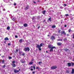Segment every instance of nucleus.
<instances>
[{"label":"nucleus","mask_w":74,"mask_h":74,"mask_svg":"<svg viewBox=\"0 0 74 74\" xmlns=\"http://www.w3.org/2000/svg\"><path fill=\"white\" fill-rule=\"evenodd\" d=\"M36 48H38L40 51H41V47H42V43H40V45L37 44H36Z\"/></svg>","instance_id":"nucleus-1"},{"label":"nucleus","mask_w":74,"mask_h":74,"mask_svg":"<svg viewBox=\"0 0 74 74\" xmlns=\"http://www.w3.org/2000/svg\"><path fill=\"white\" fill-rule=\"evenodd\" d=\"M15 61H12V67H16V64H15Z\"/></svg>","instance_id":"nucleus-2"},{"label":"nucleus","mask_w":74,"mask_h":74,"mask_svg":"<svg viewBox=\"0 0 74 74\" xmlns=\"http://www.w3.org/2000/svg\"><path fill=\"white\" fill-rule=\"evenodd\" d=\"M24 51H30V48L29 47H25L24 49Z\"/></svg>","instance_id":"nucleus-3"},{"label":"nucleus","mask_w":74,"mask_h":74,"mask_svg":"<svg viewBox=\"0 0 74 74\" xmlns=\"http://www.w3.org/2000/svg\"><path fill=\"white\" fill-rule=\"evenodd\" d=\"M50 40H51V41H53V40H55V37L54 36H51L50 38Z\"/></svg>","instance_id":"nucleus-4"},{"label":"nucleus","mask_w":74,"mask_h":74,"mask_svg":"<svg viewBox=\"0 0 74 74\" xmlns=\"http://www.w3.org/2000/svg\"><path fill=\"white\" fill-rule=\"evenodd\" d=\"M57 68V66H52L51 67V69L52 70H54V69H56Z\"/></svg>","instance_id":"nucleus-5"},{"label":"nucleus","mask_w":74,"mask_h":74,"mask_svg":"<svg viewBox=\"0 0 74 74\" xmlns=\"http://www.w3.org/2000/svg\"><path fill=\"white\" fill-rule=\"evenodd\" d=\"M20 62H21L22 63H25V62H26L25 60L24 59H21L20 60Z\"/></svg>","instance_id":"nucleus-6"},{"label":"nucleus","mask_w":74,"mask_h":74,"mask_svg":"<svg viewBox=\"0 0 74 74\" xmlns=\"http://www.w3.org/2000/svg\"><path fill=\"white\" fill-rule=\"evenodd\" d=\"M57 44L58 46H61L62 43L61 42H58L57 43Z\"/></svg>","instance_id":"nucleus-7"},{"label":"nucleus","mask_w":74,"mask_h":74,"mask_svg":"<svg viewBox=\"0 0 74 74\" xmlns=\"http://www.w3.org/2000/svg\"><path fill=\"white\" fill-rule=\"evenodd\" d=\"M14 73H17L19 72V70H17L16 69H14Z\"/></svg>","instance_id":"nucleus-8"},{"label":"nucleus","mask_w":74,"mask_h":74,"mask_svg":"<svg viewBox=\"0 0 74 74\" xmlns=\"http://www.w3.org/2000/svg\"><path fill=\"white\" fill-rule=\"evenodd\" d=\"M29 5H27L26 8H25V10H29Z\"/></svg>","instance_id":"nucleus-9"},{"label":"nucleus","mask_w":74,"mask_h":74,"mask_svg":"<svg viewBox=\"0 0 74 74\" xmlns=\"http://www.w3.org/2000/svg\"><path fill=\"white\" fill-rule=\"evenodd\" d=\"M52 47H53V46L51 44L49 45H48V48H49V49H51V48H52Z\"/></svg>","instance_id":"nucleus-10"},{"label":"nucleus","mask_w":74,"mask_h":74,"mask_svg":"<svg viewBox=\"0 0 74 74\" xmlns=\"http://www.w3.org/2000/svg\"><path fill=\"white\" fill-rule=\"evenodd\" d=\"M67 64L68 67H70V66H71V63H68Z\"/></svg>","instance_id":"nucleus-11"},{"label":"nucleus","mask_w":74,"mask_h":74,"mask_svg":"<svg viewBox=\"0 0 74 74\" xmlns=\"http://www.w3.org/2000/svg\"><path fill=\"white\" fill-rule=\"evenodd\" d=\"M62 34H64L65 36L66 35V33L65 32V31H63L62 32Z\"/></svg>","instance_id":"nucleus-12"},{"label":"nucleus","mask_w":74,"mask_h":74,"mask_svg":"<svg viewBox=\"0 0 74 74\" xmlns=\"http://www.w3.org/2000/svg\"><path fill=\"white\" fill-rule=\"evenodd\" d=\"M71 74H74V69H72V71L71 72Z\"/></svg>","instance_id":"nucleus-13"},{"label":"nucleus","mask_w":74,"mask_h":74,"mask_svg":"<svg viewBox=\"0 0 74 74\" xmlns=\"http://www.w3.org/2000/svg\"><path fill=\"white\" fill-rule=\"evenodd\" d=\"M22 41H23V39H20L19 40V42H20V43H22Z\"/></svg>","instance_id":"nucleus-14"},{"label":"nucleus","mask_w":74,"mask_h":74,"mask_svg":"<svg viewBox=\"0 0 74 74\" xmlns=\"http://www.w3.org/2000/svg\"><path fill=\"white\" fill-rule=\"evenodd\" d=\"M64 51H65V52H67V51H69V49H66V48L64 49Z\"/></svg>","instance_id":"nucleus-15"},{"label":"nucleus","mask_w":74,"mask_h":74,"mask_svg":"<svg viewBox=\"0 0 74 74\" xmlns=\"http://www.w3.org/2000/svg\"><path fill=\"white\" fill-rule=\"evenodd\" d=\"M5 40H9V39L8 38V37H6L5 38Z\"/></svg>","instance_id":"nucleus-16"},{"label":"nucleus","mask_w":74,"mask_h":74,"mask_svg":"<svg viewBox=\"0 0 74 74\" xmlns=\"http://www.w3.org/2000/svg\"><path fill=\"white\" fill-rule=\"evenodd\" d=\"M24 27H27V24L26 23L24 24Z\"/></svg>","instance_id":"nucleus-17"},{"label":"nucleus","mask_w":74,"mask_h":74,"mask_svg":"<svg viewBox=\"0 0 74 74\" xmlns=\"http://www.w3.org/2000/svg\"><path fill=\"white\" fill-rule=\"evenodd\" d=\"M56 27V25H53L51 26V28H55Z\"/></svg>","instance_id":"nucleus-18"},{"label":"nucleus","mask_w":74,"mask_h":74,"mask_svg":"<svg viewBox=\"0 0 74 74\" xmlns=\"http://www.w3.org/2000/svg\"><path fill=\"white\" fill-rule=\"evenodd\" d=\"M42 13L43 14L45 15V10H44L43 11H42Z\"/></svg>","instance_id":"nucleus-19"},{"label":"nucleus","mask_w":74,"mask_h":74,"mask_svg":"<svg viewBox=\"0 0 74 74\" xmlns=\"http://www.w3.org/2000/svg\"><path fill=\"white\" fill-rule=\"evenodd\" d=\"M33 62L31 61V62H30L29 63V64H33Z\"/></svg>","instance_id":"nucleus-20"},{"label":"nucleus","mask_w":74,"mask_h":74,"mask_svg":"<svg viewBox=\"0 0 74 74\" xmlns=\"http://www.w3.org/2000/svg\"><path fill=\"white\" fill-rule=\"evenodd\" d=\"M48 20H49V21H50V22H52V20H51V17L49 18Z\"/></svg>","instance_id":"nucleus-21"},{"label":"nucleus","mask_w":74,"mask_h":74,"mask_svg":"<svg viewBox=\"0 0 74 74\" xmlns=\"http://www.w3.org/2000/svg\"><path fill=\"white\" fill-rule=\"evenodd\" d=\"M53 51V49H52V48H51V49L50 50V51L52 52V51Z\"/></svg>","instance_id":"nucleus-22"},{"label":"nucleus","mask_w":74,"mask_h":74,"mask_svg":"<svg viewBox=\"0 0 74 74\" xmlns=\"http://www.w3.org/2000/svg\"><path fill=\"white\" fill-rule=\"evenodd\" d=\"M62 40H63L62 39H57V41H62Z\"/></svg>","instance_id":"nucleus-23"},{"label":"nucleus","mask_w":74,"mask_h":74,"mask_svg":"<svg viewBox=\"0 0 74 74\" xmlns=\"http://www.w3.org/2000/svg\"><path fill=\"white\" fill-rule=\"evenodd\" d=\"M10 26H8L7 27V30H10Z\"/></svg>","instance_id":"nucleus-24"},{"label":"nucleus","mask_w":74,"mask_h":74,"mask_svg":"<svg viewBox=\"0 0 74 74\" xmlns=\"http://www.w3.org/2000/svg\"><path fill=\"white\" fill-rule=\"evenodd\" d=\"M65 16H66V17L69 16V15L68 14H65Z\"/></svg>","instance_id":"nucleus-25"},{"label":"nucleus","mask_w":74,"mask_h":74,"mask_svg":"<svg viewBox=\"0 0 74 74\" xmlns=\"http://www.w3.org/2000/svg\"><path fill=\"white\" fill-rule=\"evenodd\" d=\"M51 48H52V49H54L55 48H56V47L55 46L54 47H51Z\"/></svg>","instance_id":"nucleus-26"},{"label":"nucleus","mask_w":74,"mask_h":74,"mask_svg":"<svg viewBox=\"0 0 74 74\" xmlns=\"http://www.w3.org/2000/svg\"><path fill=\"white\" fill-rule=\"evenodd\" d=\"M5 61V60H2V64H4V62Z\"/></svg>","instance_id":"nucleus-27"},{"label":"nucleus","mask_w":74,"mask_h":74,"mask_svg":"<svg viewBox=\"0 0 74 74\" xmlns=\"http://www.w3.org/2000/svg\"><path fill=\"white\" fill-rule=\"evenodd\" d=\"M61 31V30L60 29V30H58V33H60Z\"/></svg>","instance_id":"nucleus-28"},{"label":"nucleus","mask_w":74,"mask_h":74,"mask_svg":"<svg viewBox=\"0 0 74 74\" xmlns=\"http://www.w3.org/2000/svg\"><path fill=\"white\" fill-rule=\"evenodd\" d=\"M71 31H72V30H71V29H69V33H70V32H71Z\"/></svg>","instance_id":"nucleus-29"},{"label":"nucleus","mask_w":74,"mask_h":74,"mask_svg":"<svg viewBox=\"0 0 74 74\" xmlns=\"http://www.w3.org/2000/svg\"><path fill=\"white\" fill-rule=\"evenodd\" d=\"M16 53H18V49H16Z\"/></svg>","instance_id":"nucleus-30"},{"label":"nucleus","mask_w":74,"mask_h":74,"mask_svg":"<svg viewBox=\"0 0 74 74\" xmlns=\"http://www.w3.org/2000/svg\"><path fill=\"white\" fill-rule=\"evenodd\" d=\"M66 73H69V71L67 70L66 71Z\"/></svg>","instance_id":"nucleus-31"},{"label":"nucleus","mask_w":74,"mask_h":74,"mask_svg":"<svg viewBox=\"0 0 74 74\" xmlns=\"http://www.w3.org/2000/svg\"><path fill=\"white\" fill-rule=\"evenodd\" d=\"M22 53V51H20L19 53V54H20V55H21Z\"/></svg>","instance_id":"nucleus-32"},{"label":"nucleus","mask_w":74,"mask_h":74,"mask_svg":"<svg viewBox=\"0 0 74 74\" xmlns=\"http://www.w3.org/2000/svg\"><path fill=\"white\" fill-rule=\"evenodd\" d=\"M12 59V57H9V59L10 60Z\"/></svg>","instance_id":"nucleus-33"},{"label":"nucleus","mask_w":74,"mask_h":74,"mask_svg":"<svg viewBox=\"0 0 74 74\" xmlns=\"http://www.w3.org/2000/svg\"><path fill=\"white\" fill-rule=\"evenodd\" d=\"M33 68H34V70H35V69H36V66H33Z\"/></svg>","instance_id":"nucleus-34"},{"label":"nucleus","mask_w":74,"mask_h":74,"mask_svg":"<svg viewBox=\"0 0 74 74\" xmlns=\"http://www.w3.org/2000/svg\"><path fill=\"white\" fill-rule=\"evenodd\" d=\"M40 63H41V64H42V62H38L39 64H40Z\"/></svg>","instance_id":"nucleus-35"},{"label":"nucleus","mask_w":74,"mask_h":74,"mask_svg":"<svg viewBox=\"0 0 74 74\" xmlns=\"http://www.w3.org/2000/svg\"><path fill=\"white\" fill-rule=\"evenodd\" d=\"M74 66V63H72V66Z\"/></svg>","instance_id":"nucleus-36"},{"label":"nucleus","mask_w":74,"mask_h":74,"mask_svg":"<svg viewBox=\"0 0 74 74\" xmlns=\"http://www.w3.org/2000/svg\"><path fill=\"white\" fill-rule=\"evenodd\" d=\"M73 37V38L74 39V34H73L72 35Z\"/></svg>","instance_id":"nucleus-37"},{"label":"nucleus","mask_w":74,"mask_h":74,"mask_svg":"<svg viewBox=\"0 0 74 74\" xmlns=\"http://www.w3.org/2000/svg\"><path fill=\"white\" fill-rule=\"evenodd\" d=\"M64 5L65 6V7H66L67 6V5L66 4H64Z\"/></svg>","instance_id":"nucleus-38"},{"label":"nucleus","mask_w":74,"mask_h":74,"mask_svg":"<svg viewBox=\"0 0 74 74\" xmlns=\"http://www.w3.org/2000/svg\"><path fill=\"white\" fill-rule=\"evenodd\" d=\"M8 45H9V46H10V45H11V44H10V43H8Z\"/></svg>","instance_id":"nucleus-39"},{"label":"nucleus","mask_w":74,"mask_h":74,"mask_svg":"<svg viewBox=\"0 0 74 74\" xmlns=\"http://www.w3.org/2000/svg\"><path fill=\"white\" fill-rule=\"evenodd\" d=\"M5 65H4L3 66V68H5Z\"/></svg>","instance_id":"nucleus-40"},{"label":"nucleus","mask_w":74,"mask_h":74,"mask_svg":"<svg viewBox=\"0 0 74 74\" xmlns=\"http://www.w3.org/2000/svg\"><path fill=\"white\" fill-rule=\"evenodd\" d=\"M15 38H18V36L17 35H15Z\"/></svg>","instance_id":"nucleus-41"},{"label":"nucleus","mask_w":74,"mask_h":74,"mask_svg":"<svg viewBox=\"0 0 74 74\" xmlns=\"http://www.w3.org/2000/svg\"><path fill=\"white\" fill-rule=\"evenodd\" d=\"M36 69H39V68L38 67H37L36 68Z\"/></svg>","instance_id":"nucleus-42"},{"label":"nucleus","mask_w":74,"mask_h":74,"mask_svg":"<svg viewBox=\"0 0 74 74\" xmlns=\"http://www.w3.org/2000/svg\"><path fill=\"white\" fill-rule=\"evenodd\" d=\"M33 61H34V59H32L31 60V62H33Z\"/></svg>","instance_id":"nucleus-43"},{"label":"nucleus","mask_w":74,"mask_h":74,"mask_svg":"<svg viewBox=\"0 0 74 74\" xmlns=\"http://www.w3.org/2000/svg\"><path fill=\"white\" fill-rule=\"evenodd\" d=\"M1 57L2 58H4V56H1Z\"/></svg>","instance_id":"nucleus-44"},{"label":"nucleus","mask_w":74,"mask_h":74,"mask_svg":"<svg viewBox=\"0 0 74 74\" xmlns=\"http://www.w3.org/2000/svg\"><path fill=\"white\" fill-rule=\"evenodd\" d=\"M40 27V26H38V29H39V28Z\"/></svg>","instance_id":"nucleus-45"},{"label":"nucleus","mask_w":74,"mask_h":74,"mask_svg":"<svg viewBox=\"0 0 74 74\" xmlns=\"http://www.w3.org/2000/svg\"><path fill=\"white\" fill-rule=\"evenodd\" d=\"M64 27H67V25H64Z\"/></svg>","instance_id":"nucleus-46"},{"label":"nucleus","mask_w":74,"mask_h":74,"mask_svg":"<svg viewBox=\"0 0 74 74\" xmlns=\"http://www.w3.org/2000/svg\"><path fill=\"white\" fill-rule=\"evenodd\" d=\"M65 40H66V41H67V38H66L64 39V41Z\"/></svg>","instance_id":"nucleus-47"},{"label":"nucleus","mask_w":74,"mask_h":74,"mask_svg":"<svg viewBox=\"0 0 74 74\" xmlns=\"http://www.w3.org/2000/svg\"><path fill=\"white\" fill-rule=\"evenodd\" d=\"M22 55L23 56H24V55H25V53H23V54H22Z\"/></svg>","instance_id":"nucleus-48"},{"label":"nucleus","mask_w":74,"mask_h":74,"mask_svg":"<svg viewBox=\"0 0 74 74\" xmlns=\"http://www.w3.org/2000/svg\"><path fill=\"white\" fill-rule=\"evenodd\" d=\"M35 72L34 71H33L32 72V74H35Z\"/></svg>","instance_id":"nucleus-49"},{"label":"nucleus","mask_w":74,"mask_h":74,"mask_svg":"<svg viewBox=\"0 0 74 74\" xmlns=\"http://www.w3.org/2000/svg\"><path fill=\"white\" fill-rule=\"evenodd\" d=\"M66 35L67 36H69V34H67Z\"/></svg>","instance_id":"nucleus-50"},{"label":"nucleus","mask_w":74,"mask_h":74,"mask_svg":"<svg viewBox=\"0 0 74 74\" xmlns=\"http://www.w3.org/2000/svg\"><path fill=\"white\" fill-rule=\"evenodd\" d=\"M33 3H34V4H36V2H35V1H34Z\"/></svg>","instance_id":"nucleus-51"},{"label":"nucleus","mask_w":74,"mask_h":74,"mask_svg":"<svg viewBox=\"0 0 74 74\" xmlns=\"http://www.w3.org/2000/svg\"><path fill=\"white\" fill-rule=\"evenodd\" d=\"M16 5V3H14V5Z\"/></svg>","instance_id":"nucleus-52"},{"label":"nucleus","mask_w":74,"mask_h":74,"mask_svg":"<svg viewBox=\"0 0 74 74\" xmlns=\"http://www.w3.org/2000/svg\"><path fill=\"white\" fill-rule=\"evenodd\" d=\"M31 71H33V69H31Z\"/></svg>","instance_id":"nucleus-53"},{"label":"nucleus","mask_w":74,"mask_h":74,"mask_svg":"<svg viewBox=\"0 0 74 74\" xmlns=\"http://www.w3.org/2000/svg\"><path fill=\"white\" fill-rule=\"evenodd\" d=\"M34 18H32V20H34Z\"/></svg>","instance_id":"nucleus-54"},{"label":"nucleus","mask_w":74,"mask_h":74,"mask_svg":"<svg viewBox=\"0 0 74 74\" xmlns=\"http://www.w3.org/2000/svg\"><path fill=\"white\" fill-rule=\"evenodd\" d=\"M12 20H13V21H14V18H13V19H12Z\"/></svg>","instance_id":"nucleus-55"},{"label":"nucleus","mask_w":74,"mask_h":74,"mask_svg":"<svg viewBox=\"0 0 74 74\" xmlns=\"http://www.w3.org/2000/svg\"><path fill=\"white\" fill-rule=\"evenodd\" d=\"M45 22V20H43V22Z\"/></svg>","instance_id":"nucleus-56"},{"label":"nucleus","mask_w":74,"mask_h":74,"mask_svg":"<svg viewBox=\"0 0 74 74\" xmlns=\"http://www.w3.org/2000/svg\"><path fill=\"white\" fill-rule=\"evenodd\" d=\"M33 26H34V28H35V26H34V25H33Z\"/></svg>","instance_id":"nucleus-57"},{"label":"nucleus","mask_w":74,"mask_h":74,"mask_svg":"<svg viewBox=\"0 0 74 74\" xmlns=\"http://www.w3.org/2000/svg\"><path fill=\"white\" fill-rule=\"evenodd\" d=\"M31 68H33V66H32L31 67Z\"/></svg>","instance_id":"nucleus-58"},{"label":"nucleus","mask_w":74,"mask_h":74,"mask_svg":"<svg viewBox=\"0 0 74 74\" xmlns=\"http://www.w3.org/2000/svg\"><path fill=\"white\" fill-rule=\"evenodd\" d=\"M18 71H21V69H19Z\"/></svg>","instance_id":"nucleus-59"},{"label":"nucleus","mask_w":74,"mask_h":74,"mask_svg":"<svg viewBox=\"0 0 74 74\" xmlns=\"http://www.w3.org/2000/svg\"><path fill=\"white\" fill-rule=\"evenodd\" d=\"M60 8H62V7H60Z\"/></svg>","instance_id":"nucleus-60"},{"label":"nucleus","mask_w":74,"mask_h":74,"mask_svg":"<svg viewBox=\"0 0 74 74\" xmlns=\"http://www.w3.org/2000/svg\"><path fill=\"white\" fill-rule=\"evenodd\" d=\"M62 23H63V22H62V21L61 23V24H62Z\"/></svg>","instance_id":"nucleus-61"},{"label":"nucleus","mask_w":74,"mask_h":74,"mask_svg":"<svg viewBox=\"0 0 74 74\" xmlns=\"http://www.w3.org/2000/svg\"><path fill=\"white\" fill-rule=\"evenodd\" d=\"M47 36H48V37H49V35H48Z\"/></svg>","instance_id":"nucleus-62"},{"label":"nucleus","mask_w":74,"mask_h":74,"mask_svg":"<svg viewBox=\"0 0 74 74\" xmlns=\"http://www.w3.org/2000/svg\"><path fill=\"white\" fill-rule=\"evenodd\" d=\"M46 53H48V51H46Z\"/></svg>","instance_id":"nucleus-63"},{"label":"nucleus","mask_w":74,"mask_h":74,"mask_svg":"<svg viewBox=\"0 0 74 74\" xmlns=\"http://www.w3.org/2000/svg\"><path fill=\"white\" fill-rule=\"evenodd\" d=\"M39 1H38V2H39Z\"/></svg>","instance_id":"nucleus-64"}]
</instances>
